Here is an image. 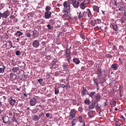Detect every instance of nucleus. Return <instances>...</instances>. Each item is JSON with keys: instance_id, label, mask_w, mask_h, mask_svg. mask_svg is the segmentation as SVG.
Returning a JSON list of instances; mask_svg holds the SVG:
<instances>
[{"instance_id": "nucleus-19", "label": "nucleus", "mask_w": 126, "mask_h": 126, "mask_svg": "<svg viewBox=\"0 0 126 126\" xmlns=\"http://www.w3.org/2000/svg\"><path fill=\"white\" fill-rule=\"evenodd\" d=\"M86 4L84 2L81 3L80 4V7L82 9H84L86 7Z\"/></svg>"}, {"instance_id": "nucleus-12", "label": "nucleus", "mask_w": 126, "mask_h": 126, "mask_svg": "<svg viewBox=\"0 0 126 126\" xmlns=\"http://www.w3.org/2000/svg\"><path fill=\"white\" fill-rule=\"evenodd\" d=\"M6 47L8 49L12 47V43L11 41H9L5 44Z\"/></svg>"}, {"instance_id": "nucleus-29", "label": "nucleus", "mask_w": 126, "mask_h": 126, "mask_svg": "<svg viewBox=\"0 0 126 126\" xmlns=\"http://www.w3.org/2000/svg\"><path fill=\"white\" fill-rule=\"evenodd\" d=\"M78 120H79V121L80 122L81 124L85 123V121L83 120L81 116H79L78 118Z\"/></svg>"}, {"instance_id": "nucleus-39", "label": "nucleus", "mask_w": 126, "mask_h": 126, "mask_svg": "<svg viewBox=\"0 0 126 126\" xmlns=\"http://www.w3.org/2000/svg\"><path fill=\"white\" fill-rule=\"evenodd\" d=\"M95 20V21L96 22V25L97 24V23L98 24H100L101 23V20L100 19L97 18Z\"/></svg>"}, {"instance_id": "nucleus-35", "label": "nucleus", "mask_w": 126, "mask_h": 126, "mask_svg": "<svg viewBox=\"0 0 126 126\" xmlns=\"http://www.w3.org/2000/svg\"><path fill=\"white\" fill-rule=\"evenodd\" d=\"M16 35L18 36H20L23 34V33L20 31H17L16 33Z\"/></svg>"}, {"instance_id": "nucleus-9", "label": "nucleus", "mask_w": 126, "mask_h": 126, "mask_svg": "<svg viewBox=\"0 0 126 126\" xmlns=\"http://www.w3.org/2000/svg\"><path fill=\"white\" fill-rule=\"evenodd\" d=\"M9 75L10 78L12 80H14L17 78V75L13 73H10Z\"/></svg>"}, {"instance_id": "nucleus-60", "label": "nucleus", "mask_w": 126, "mask_h": 126, "mask_svg": "<svg viewBox=\"0 0 126 126\" xmlns=\"http://www.w3.org/2000/svg\"><path fill=\"white\" fill-rule=\"evenodd\" d=\"M26 36L27 37H29L31 36V34L30 33H28L27 34Z\"/></svg>"}, {"instance_id": "nucleus-24", "label": "nucleus", "mask_w": 126, "mask_h": 126, "mask_svg": "<svg viewBox=\"0 0 126 126\" xmlns=\"http://www.w3.org/2000/svg\"><path fill=\"white\" fill-rule=\"evenodd\" d=\"M73 62L77 64H79L80 62L79 59L77 58H74L73 60Z\"/></svg>"}, {"instance_id": "nucleus-14", "label": "nucleus", "mask_w": 126, "mask_h": 126, "mask_svg": "<svg viewBox=\"0 0 126 126\" xmlns=\"http://www.w3.org/2000/svg\"><path fill=\"white\" fill-rule=\"evenodd\" d=\"M33 35V38L37 37L39 35V32L35 30L32 31Z\"/></svg>"}, {"instance_id": "nucleus-58", "label": "nucleus", "mask_w": 126, "mask_h": 126, "mask_svg": "<svg viewBox=\"0 0 126 126\" xmlns=\"http://www.w3.org/2000/svg\"><path fill=\"white\" fill-rule=\"evenodd\" d=\"M61 82H65V79H62L60 80Z\"/></svg>"}, {"instance_id": "nucleus-34", "label": "nucleus", "mask_w": 126, "mask_h": 126, "mask_svg": "<svg viewBox=\"0 0 126 126\" xmlns=\"http://www.w3.org/2000/svg\"><path fill=\"white\" fill-rule=\"evenodd\" d=\"M95 94V92H93L91 93H88V94L91 97H92Z\"/></svg>"}, {"instance_id": "nucleus-5", "label": "nucleus", "mask_w": 126, "mask_h": 126, "mask_svg": "<svg viewBox=\"0 0 126 126\" xmlns=\"http://www.w3.org/2000/svg\"><path fill=\"white\" fill-rule=\"evenodd\" d=\"M39 42L37 40H34L32 43V45L35 48L38 47L39 46Z\"/></svg>"}, {"instance_id": "nucleus-20", "label": "nucleus", "mask_w": 126, "mask_h": 126, "mask_svg": "<svg viewBox=\"0 0 126 126\" xmlns=\"http://www.w3.org/2000/svg\"><path fill=\"white\" fill-rule=\"evenodd\" d=\"M6 99V97L5 96H3L2 97H1L0 99V107H1L2 105V104L1 103L2 102H3Z\"/></svg>"}, {"instance_id": "nucleus-21", "label": "nucleus", "mask_w": 126, "mask_h": 126, "mask_svg": "<svg viewBox=\"0 0 126 126\" xmlns=\"http://www.w3.org/2000/svg\"><path fill=\"white\" fill-rule=\"evenodd\" d=\"M86 14V12H84L83 14H82L79 11V15H78V18H80L84 16V14Z\"/></svg>"}, {"instance_id": "nucleus-55", "label": "nucleus", "mask_w": 126, "mask_h": 126, "mask_svg": "<svg viewBox=\"0 0 126 126\" xmlns=\"http://www.w3.org/2000/svg\"><path fill=\"white\" fill-rule=\"evenodd\" d=\"M44 116V112H41V115L40 116V118L41 116Z\"/></svg>"}, {"instance_id": "nucleus-43", "label": "nucleus", "mask_w": 126, "mask_h": 126, "mask_svg": "<svg viewBox=\"0 0 126 126\" xmlns=\"http://www.w3.org/2000/svg\"><path fill=\"white\" fill-rule=\"evenodd\" d=\"M80 37L83 39V40H85V36L82 33H80Z\"/></svg>"}, {"instance_id": "nucleus-4", "label": "nucleus", "mask_w": 126, "mask_h": 126, "mask_svg": "<svg viewBox=\"0 0 126 126\" xmlns=\"http://www.w3.org/2000/svg\"><path fill=\"white\" fill-rule=\"evenodd\" d=\"M37 103V100L35 98H33L32 99L30 100V104L31 106H35Z\"/></svg>"}, {"instance_id": "nucleus-50", "label": "nucleus", "mask_w": 126, "mask_h": 126, "mask_svg": "<svg viewBox=\"0 0 126 126\" xmlns=\"http://www.w3.org/2000/svg\"><path fill=\"white\" fill-rule=\"evenodd\" d=\"M84 102L85 104H87L88 105H89L90 103L89 100L87 99L85 100Z\"/></svg>"}, {"instance_id": "nucleus-46", "label": "nucleus", "mask_w": 126, "mask_h": 126, "mask_svg": "<svg viewBox=\"0 0 126 126\" xmlns=\"http://www.w3.org/2000/svg\"><path fill=\"white\" fill-rule=\"evenodd\" d=\"M49 23L51 25H53L55 24V21L53 20L52 19H50V20Z\"/></svg>"}, {"instance_id": "nucleus-45", "label": "nucleus", "mask_w": 126, "mask_h": 126, "mask_svg": "<svg viewBox=\"0 0 126 126\" xmlns=\"http://www.w3.org/2000/svg\"><path fill=\"white\" fill-rule=\"evenodd\" d=\"M50 7L49 6H47L46 8V12H49V11L50 10Z\"/></svg>"}, {"instance_id": "nucleus-52", "label": "nucleus", "mask_w": 126, "mask_h": 126, "mask_svg": "<svg viewBox=\"0 0 126 126\" xmlns=\"http://www.w3.org/2000/svg\"><path fill=\"white\" fill-rule=\"evenodd\" d=\"M78 110L80 111L81 113L82 112L83 109L81 107H79L78 109Z\"/></svg>"}, {"instance_id": "nucleus-6", "label": "nucleus", "mask_w": 126, "mask_h": 126, "mask_svg": "<svg viewBox=\"0 0 126 126\" xmlns=\"http://www.w3.org/2000/svg\"><path fill=\"white\" fill-rule=\"evenodd\" d=\"M12 97V96H11L9 98V102L10 104L13 106L16 102V100L15 99H13Z\"/></svg>"}, {"instance_id": "nucleus-37", "label": "nucleus", "mask_w": 126, "mask_h": 126, "mask_svg": "<svg viewBox=\"0 0 126 126\" xmlns=\"http://www.w3.org/2000/svg\"><path fill=\"white\" fill-rule=\"evenodd\" d=\"M86 92H87V90L85 87H83L82 91V93L83 95H85Z\"/></svg>"}, {"instance_id": "nucleus-17", "label": "nucleus", "mask_w": 126, "mask_h": 126, "mask_svg": "<svg viewBox=\"0 0 126 126\" xmlns=\"http://www.w3.org/2000/svg\"><path fill=\"white\" fill-rule=\"evenodd\" d=\"M96 24V22L94 19L92 20L89 24V26L91 27H93L95 26Z\"/></svg>"}, {"instance_id": "nucleus-54", "label": "nucleus", "mask_w": 126, "mask_h": 126, "mask_svg": "<svg viewBox=\"0 0 126 126\" xmlns=\"http://www.w3.org/2000/svg\"><path fill=\"white\" fill-rule=\"evenodd\" d=\"M43 80V79H40L38 80V82L40 83L41 84V82Z\"/></svg>"}, {"instance_id": "nucleus-3", "label": "nucleus", "mask_w": 126, "mask_h": 126, "mask_svg": "<svg viewBox=\"0 0 126 126\" xmlns=\"http://www.w3.org/2000/svg\"><path fill=\"white\" fill-rule=\"evenodd\" d=\"M76 112L77 111L74 109L71 110V111L69 112V120H71L75 117Z\"/></svg>"}, {"instance_id": "nucleus-32", "label": "nucleus", "mask_w": 126, "mask_h": 126, "mask_svg": "<svg viewBox=\"0 0 126 126\" xmlns=\"http://www.w3.org/2000/svg\"><path fill=\"white\" fill-rule=\"evenodd\" d=\"M97 78L93 79L94 84H95L96 85H98L99 82L98 80H97Z\"/></svg>"}, {"instance_id": "nucleus-27", "label": "nucleus", "mask_w": 126, "mask_h": 126, "mask_svg": "<svg viewBox=\"0 0 126 126\" xmlns=\"http://www.w3.org/2000/svg\"><path fill=\"white\" fill-rule=\"evenodd\" d=\"M95 99L97 102L99 101L101 98L100 95L99 94H97L95 97Z\"/></svg>"}, {"instance_id": "nucleus-62", "label": "nucleus", "mask_w": 126, "mask_h": 126, "mask_svg": "<svg viewBox=\"0 0 126 126\" xmlns=\"http://www.w3.org/2000/svg\"><path fill=\"white\" fill-rule=\"evenodd\" d=\"M107 56L108 57L110 58H111L112 57V56L111 55L109 54Z\"/></svg>"}, {"instance_id": "nucleus-53", "label": "nucleus", "mask_w": 126, "mask_h": 126, "mask_svg": "<svg viewBox=\"0 0 126 126\" xmlns=\"http://www.w3.org/2000/svg\"><path fill=\"white\" fill-rule=\"evenodd\" d=\"M73 103V105H76L77 103L76 101L75 100H72Z\"/></svg>"}, {"instance_id": "nucleus-64", "label": "nucleus", "mask_w": 126, "mask_h": 126, "mask_svg": "<svg viewBox=\"0 0 126 126\" xmlns=\"http://www.w3.org/2000/svg\"><path fill=\"white\" fill-rule=\"evenodd\" d=\"M124 15L126 17V10H125L124 11Z\"/></svg>"}, {"instance_id": "nucleus-44", "label": "nucleus", "mask_w": 126, "mask_h": 126, "mask_svg": "<svg viewBox=\"0 0 126 126\" xmlns=\"http://www.w3.org/2000/svg\"><path fill=\"white\" fill-rule=\"evenodd\" d=\"M68 64L67 63H64L63 65V67L64 69H65L67 68V66L68 65Z\"/></svg>"}, {"instance_id": "nucleus-42", "label": "nucleus", "mask_w": 126, "mask_h": 126, "mask_svg": "<svg viewBox=\"0 0 126 126\" xmlns=\"http://www.w3.org/2000/svg\"><path fill=\"white\" fill-rule=\"evenodd\" d=\"M59 66V65L57 64H56L53 65V66H52L51 67V68L52 69H56Z\"/></svg>"}, {"instance_id": "nucleus-40", "label": "nucleus", "mask_w": 126, "mask_h": 126, "mask_svg": "<svg viewBox=\"0 0 126 126\" xmlns=\"http://www.w3.org/2000/svg\"><path fill=\"white\" fill-rule=\"evenodd\" d=\"M59 89L56 87H55V94H58L59 93Z\"/></svg>"}, {"instance_id": "nucleus-18", "label": "nucleus", "mask_w": 126, "mask_h": 126, "mask_svg": "<svg viewBox=\"0 0 126 126\" xmlns=\"http://www.w3.org/2000/svg\"><path fill=\"white\" fill-rule=\"evenodd\" d=\"M93 10L95 12L99 13V7L97 6L94 5L92 6Z\"/></svg>"}, {"instance_id": "nucleus-41", "label": "nucleus", "mask_w": 126, "mask_h": 126, "mask_svg": "<svg viewBox=\"0 0 126 126\" xmlns=\"http://www.w3.org/2000/svg\"><path fill=\"white\" fill-rule=\"evenodd\" d=\"M42 108V106L41 105H37L36 106V109L37 111H38L39 110H40Z\"/></svg>"}, {"instance_id": "nucleus-63", "label": "nucleus", "mask_w": 126, "mask_h": 126, "mask_svg": "<svg viewBox=\"0 0 126 126\" xmlns=\"http://www.w3.org/2000/svg\"><path fill=\"white\" fill-rule=\"evenodd\" d=\"M3 63L1 61H0V66L3 65Z\"/></svg>"}, {"instance_id": "nucleus-28", "label": "nucleus", "mask_w": 126, "mask_h": 126, "mask_svg": "<svg viewBox=\"0 0 126 126\" xmlns=\"http://www.w3.org/2000/svg\"><path fill=\"white\" fill-rule=\"evenodd\" d=\"M5 68L6 67L4 65H2V67L0 68V73L3 74L4 72Z\"/></svg>"}, {"instance_id": "nucleus-56", "label": "nucleus", "mask_w": 126, "mask_h": 126, "mask_svg": "<svg viewBox=\"0 0 126 126\" xmlns=\"http://www.w3.org/2000/svg\"><path fill=\"white\" fill-rule=\"evenodd\" d=\"M11 19H13L15 18V16L14 15H11L10 16Z\"/></svg>"}, {"instance_id": "nucleus-38", "label": "nucleus", "mask_w": 126, "mask_h": 126, "mask_svg": "<svg viewBox=\"0 0 126 126\" xmlns=\"http://www.w3.org/2000/svg\"><path fill=\"white\" fill-rule=\"evenodd\" d=\"M76 119L75 118L74 119H73L71 122V123L72 124L71 125L72 126H73L75 125L76 123Z\"/></svg>"}, {"instance_id": "nucleus-16", "label": "nucleus", "mask_w": 126, "mask_h": 126, "mask_svg": "<svg viewBox=\"0 0 126 126\" xmlns=\"http://www.w3.org/2000/svg\"><path fill=\"white\" fill-rule=\"evenodd\" d=\"M118 67L117 64L114 63L111 65V68L112 70H116L117 69Z\"/></svg>"}, {"instance_id": "nucleus-11", "label": "nucleus", "mask_w": 126, "mask_h": 126, "mask_svg": "<svg viewBox=\"0 0 126 126\" xmlns=\"http://www.w3.org/2000/svg\"><path fill=\"white\" fill-rule=\"evenodd\" d=\"M72 5L75 8H78L79 4V2L76 0L72 1Z\"/></svg>"}, {"instance_id": "nucleus-23", "label": "nucleus", "mask_w": 126, "mask_h": 126, "mask_svg": "<svg viewBox=\"0 0 126 126\" xmlns=\"http://www.w3.org/2000/svg\"><path fill=\"white\" fill-rule=\"evenodd\" d=\"M116 101L114 100H112L110 102V104L111 105V107H112L115 106L116 104Z\"/></svg>"}, {"instance_id": "nucleus-48", "label": "nucleus", "mask_w": 126, "mask_h": 126, "mask_svg": "<svg viewBox=\"0 0 126 126\" xmlns=\"http://www.w3.org/2000/svg\"><path fill=\"white\" fill-rule=\"evenodd\" d=\"M115 125L116 126H121L120 123L118 121L115 122Z\"/></svg>"}, {"instance_id": "nucleus-57", "label": "nucleus", "mask_w": 126, "mask_h": 126, "mask_svg": "<svg viewBox=\"0 0 126 126\" xmlns=\"http://www.w3.org/2000/svg\"><path fill=\"white\" fill-rule=\"evenodd\" d=\"M85 69V68L84 66H82L81 67V71H84Z\"/></svg>"}, {"instance_id": "nucleus-7", "label": "nucleus", "mask_w": 126, "mask_h": 126, "mask_svg": "<svg viewBox=\"0 0 126 126\" xmlns=\"http://www.w3.org/2000/svg\"><path fill=\"white\" fill-rule=\"evenodd\" d=\"M2 119L3 123L5 124H8L10 121H9V118L8 116H5L2 117Z\"/></svg>"}, {"instance_id": "nucleus-49", "label": "nucleus", "mask_w": 126, "mask_h": 126, "mask_svg": "<svg viewBox=\"0 0 126 126\" xmlns=\"http://www.w3.org/2000/svg\"><path fill=\"white\" fill-rule=\"evenodd\" d=\"M57 60H54L52 61V66L56 64V62Z\"/></svg>"}, {"instance_id": "nucleus-8", "label": "nucleus", "mask_w": 126, "mask_h": 126, "mask_svg": "<svg viewBox=\"0 0 126 126\" xmlns=\"http://www.w3.org/2000/svg\"><path fill=\"white\" fill-rule=\"evenodd\" d=\"M9 11L6 10L3 13H1L2 17L4 18H6L9 15Z\"/></svg>"}, {"instance_id": "nucleus-31", "label": "nucleus", "mask_w": 126, "mask_h": 126, "mask_svg": "<svg viewBox=\"0 0 126 126\" xmlns=\"http://www.w3.org/2000/svg\"><path fill=\"white\" fill-rule=\"evenodd\" d=\"M113 29V30L117 31L118 29V27L116 24H113L112 25Z\"/></svg>"}, {"instance_id": "nucleus-51", "label": "nucleus", "mask_w": 126, "mask_h": 126, "mask_svg": "<svg viewBox=\"0 0 126 126\" xmlns=\"http://www.w3.org/2000/svg\"><path fill=\"white\" fill-rule=\"evenodd\" d=\"M20 51L19 50H17L16 52V55L18 56L20 55Z\"/></svg>"}, {"instance_id": "nucleus-25", "label": "nucleus", "mask_w": 126, "mask_h": 126, "mask_svg": "<svg viewBox=\"0 0 126 126\" xmlns=\"http://www.w3.org/2000/svg\"><path fill=\"white\" fill-rule=\"evenodd\" d=\"M67 14H64L63 15V18L64 20H67L70 18V17Z\"/></svg>"}, {"instance_id": "nucleus-47", "label": "nucleus", "mask_w": 126, "mask_h": 126, "mask_svg": "<svg viewBox=\"0 0 126 126\" xmlns=\"http://www.w3.org/2000/svg\"><path fill=\"white\" fill-rule=\"evenodd\" d=\"M47 27H48V29L49 30H51L53 28V26H51L49 24L47 25Z\"/></svg>"}, {"instance_id": "nucleus-61", "label": "nucleus", "mask_w": 126, "mask_h": 126, "mask_svg": "<svg viewBox=\"0 0 126 126\" xmlns=\"http://www.w3.org/2000/svg\"><path fill=\"white\" fill-rule=\"evenodd\" d=\"M98 30H99L100 31L102 30V29L101 27H98Z\"/></svg>"}, {"instance_id": "nucleus-1", "label": "nucleus", "mask_w": 126, "mask_h": 126, "mask_svg": "<svg viewBox=\"0 0 126 126\" xmlns=\"http://www.w3.org/2000/svg\"><path fill=\"white\" fill-rule=\"evenodd\" d=\"M70 3L68 1H66L64 2L63 5L64 8L63 11L64 13L68 14L69 11H70Z\"/></svg>"}, {"instance_id": "nucleus-13", "label": "nucleus", "mask_w": 126, "mask_h": 126, "mask_svg": "<svg viewBox=\"0 0 126 126\" xmlns=\"http://www.w3.org/2000/svg\"><path fill=\"white\" fill-rule=\"evenodd\" d=\"M51 12H46L45 14V18L46 19H49L51 16Z\"/></svg>"}, {"instance_id": "nucleus-22", "label": "nucleus", "mask_w": 126, "mask_h": 126, "mask_svg": "<svg viewBox=\"0 0 126 126\" xmlns=\"http://www.w3.org/2000/svg\"><path fill=\"white\" fill-rule=\"evenodd\" d=\"M87 14L88 17L90 18H92V17L93 16L92 15L91 11L89 9H88V10L87 11Z\"/></svg>"}, {"instance_id": "nucleus-36", "label": "nucleus", "mask_w": 126, "mask_h": 126, "mask_svg": "<svg viewBox=\"0 0 126 126\" xmlns=\"http://www.w3.org/2000/svg\"><path fill=\"white\" fill-rule=\"evenodd\" d=\"M40 118V117L39 118L38 116L35 115L33 117V120L35 121H38Z\"/></svg>"}, {"instance_id": "nucleus-15", "label": "nucleus", "mask_w": 126, "mask_h": 126, "mask_svg": "<svg viewBox=\"0 0 126 126\" xmlns=\"http://www.w3.org/2000/svg\"><path fill=\"white\" fill-rule=\"evenodd\" d=\"M94 112L93 111L90 110L88 112V114L89 117L91 118H92L94 117Z\"/></svg>"}, {"instance_id": "nucleus-10", "label": "nucleus", "mask_w": 126, "mask_h": 126, "mask_svg": "<svg viewBox=\"0 0 126 126\" xmlns=\"http://www.w3.org/2000/svg\"><path fill=\"white\" fill-rule=\"evenodd\" d=\"M101 73L102 72L101 71V69H98L97 71L96 74H98V79H99V80L100 81L99 83H100L101 82V78H100V77L101 76Z\"/></svg>"}, {"instance_id": "nucleus-59", "label": "nucleus", "mask_w": 126, "mask_h": 126, "mask_svg": "<svg viewBox=\"0 0 126 126\" xmlns=\"http://www.w3.org/2000/svg\"><path fill=\"white\" fill-rule=\"evenodd\" d=\"M96 104L97 105H95V107L97 108L98 109H99L100 108L99 107L97 103H96Z\"/></svg>"}, {"instance_id": "nucleus-33", "label": "nucleus", "mask_w": 126, "mask_h": 126, "mask_svg": "<svg viewBox=\"0 0 126 126\" xmlns=\"http://www.w3.org/2000/svg\"><path fill=\"white\" fill-rule=\"evenodd\" d=\"M119 4L120 5L118 6L119 10L120 11H122L124 9V8L122 7L123 5L121 3H119Z\"/></svg>"}, {"instance_id": "nucleus-2", "label": "nucleus", "mask_w": 126, "mask_h": 126, "mask_svg": "<svg viewBox=\"0 0 126 126\" xmlns=\"http://www.w3.org/2000/svg\"><path fill=\"white\" fill-rule=\"evenodd\" d=\"M66 51L65 52V54L67 58V61L68 62L69 64L70 63V60L71 59L70 50L69 49L67 48L66 49Z\"/></svg>"}, {"instance_id": "nucleus-26", "label": "nucleus", "mask_w": 126, "mask_h": 126, "mask_svg": "<svg viewBox=\"0 0 126 126\" xmlns=\"http://www.w3.org/2000/svg\"><path fill=\"white\" fill-rule=\"evenodd\" d=\"M19 69V68L18 67H13L12 69V71L14 73H17Z\"/></svg>"}, {"instance_id": "nucleus-30", "label": "nucleus", "mask_w": 126, "mask_h": 126, "mask_svg": "<svg viewBox=\"0 0 126 126\" xmlns=\"http://www.w3.org/2000/svg\"><path fill=\"white\" fill-rule=\"evenodd\" d=\"M96 103L95 102H93L92 103V105H90L89 106V108L91 109H93L94 107V106L96 104Z\"/></svg>"}]
</instances>
